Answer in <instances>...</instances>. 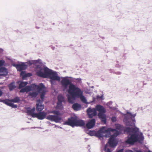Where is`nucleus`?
<instances>
[{
  "label": "nucleus",
  "instance_id": "obj_1",
  "mask_svg": "<svg viewBox=\"0 0 152 152\" xmlns=\"http://www.w3.org/2000/svg\"><path fill=\"white\" fill-rule=\"evenodd\" d=\"M115 126V131L113 132L114 134L110 137L108 142L111 147H114L117 145V142L115 140V138L121 133L123 130L130 135V136H128V139L126 141L127 143L133 145L137 141L140 142L144 139V137L142 132L137 133L139 131V129L137 128L126 127L124 129L123 126L119 124H116Z\"/></svg>",
  "mask_w": 152,
  "mask_h": 152
},
{
  "label": "nucleus",
  "instance_id": "obj_2",
  "mask_svg": "<svg viewBox=\"0 0 152 152\" xmlns=\"http://www.w3.org/2000/svg\"><path fill=\"white\" fill-rule=\"evenodd\" d=\"M37 74L39 77L44 78L49 77L50 79L58 81L60 80V77L58 76L57 72L49 69L47 67L40 69L39 70L37 71Z\"/></svg>",
  "mask_w": 152,
  "mask_h": 152
},
{
  "label": "nucleus",
  "instance_id": "obj_3",
  "mask_svg": "<svg viewBox=\"0 0 152 152\" xmlns=\"http://www.w3.org/2000/svg\"><path fill=\"white\" fill-rule=\"evenodd\" d=\"M136 113L132 114L131 113L127 112V114L125 116L123 121L126 125L132 127L135 126V117Z\"/></svg>",
  "mask_w": 152,
  "mask_h": 152
},
{
  "label": "nucleus",
  "instance_id": "obj_4",
  "mask_svg": "<svg viewBox=\"0 0 152 152\" xmlns=\"http://www.w3.org/2000/svg\"><path fill=\"white\" fill-rule=\"evenodd\" d=\"M116 129H112L109 128L106 129V127L105 126H103L100 129L96 134V136L99 138H103L104 137H107L108 136L107 134L110 135V132H114L115 131Z\"/></svg>",
  "mask_w": 152,
  "mask_h": 152
},
{
  "label": "nucleus",
  "instance_id": "obj_5",
  "mask_svg": "<svg viewBox=\"0 0 152 152\" xmlns=\"http://www.w3.org/2000/svg\"><path fill=\"white\" fill-rule=\"evenodd\" d=\"M68 93L72 95L73 97L79 98L83 94V91L79 88L76 87L75 85L72 84L69 86Z\"/></svg>",
  "mask_w": 152,
  "mask_h": 152
},
{
  "label": "nucleus",
  "instance_id": "obj_6",
  "mask_svg": "<svg viewBox=\"0 0 152 152\" xmlns=\"http://www.w3.org/2000/svg\"><path fill=\"white\" fill-rule=\"evenodd\" d=\"M51 113L57 115H49L46 117V119L56 123L59 122L62 119L61 117L58 115L60 114L58 110H54Z\"/></svg>",
  "mask_w": 152,
  "mask_h": 152
},
{
  "label": "nucleus",
  "instance_id": "obj_7",
  "mask_svg": "<svg viewBox=\"0 0 152 152\" xmlns=\"http://www.w3.org/2000/svg\"><path fill=\"white\" fill-rule=\"evenodd\" d=\"M35 86L38 89L39 92H40L41 91H42L40 94V97L42 100L41 101L42 102L44 100L46 92V91L45 90V87L42 83L39 84L37 86L35 85Z\"/></svg>",
  "mask_w": 152,
  "mask_h": 152
},
{
  "label": "nucleus",
  "instance_id": "obj_8",
  "mask_svg": "<svg viewBox=\"0 0 152 152\" xmlns=\"http://www.w3.org/2000/svg\"><path fill=\"white\" fill-rule=\"evenodd\" d=\"M69 77L67 76L63 77L61 80V86L65 89H67L69 85V86L72 84H73L71 83L69 80L68 79Z\"/></svg>",
  "mask_w": 152,
  "mask_h": 152
},
{
  "label": "nucleus",
  "instance_id": "obj_9",
  "mask_svg": "<svg viewBox=\"0 0 152 152\" xmlns=\"http://www.w3.org/2000/svg\"><path fill=\"white\" fill-rule=\"evenodd\" d=\"M77 121V119L76 118L72 117L69 118L67 121L65 122L64 124L69 125L72 127H74L76 126Z\"/></svg>",
  "mask_w": 152,
  "mask_h": 152
},
{
  "label": "nucleus",
  "instance_id": "obj_10",
  "mask_svg": "<svg viewBox=\"0 0 152 152\" xmlns=\"http://www.w3.org/2000/svg\"><path fill=\"white\" fill-rule=\"evenodd\" d=\"M87 112L90 118H91L93 117L96 115L97 113L96 108H89L87 109Z\"/></svg>",
  "mask_w": 152,
  "mask_h": 152
},
{
  "label": "nucleus",
  "instance_id": "obj_11",
  "mask_svg": "<svg viewBox=\"0 0 152 152\" xmlns=\"http://www.w3.org/2000/svg\"><path fill=\"white\" fill-rule=\"evenodd\" d=\"M47 115V113L44 112H40L34 114V118H37L39 120H43L44 119Z\"/></svg>",
  "mask_w": 152,
  "mask_h": 152
},
{
  "label": "nucleus",
  "instance_id": "obj_12",
  "mask_svg": "<svg viewBox=\"0 0 152 152\" xmlns=\"http://www.w3.org/2000/svg\"><path fill=\"white\" fill-rule=\"evenodd\" d=\"M42 101L39 99L37 100V110L38 111H41L44 108V106L42 104Z\"/></svg>",
  "mask_w": 152,
  "mask_h": 152
},
{
  "label": "nucleus",
  "instance_id": "obj_13",
  "mask_svg": "<svg viewBox=\"0 0 152 152\" xmlns=\"http://www.w3.org/2000/svg\"><path fill=\"white\" fill-rule=\"evenodd\" d=\"M27 66V65L26 64V63H23L21 64H17L16 67L18 71H21L22 70L25 69Z\"/></svg>",
  "mask_w": 152,
  "mask_h": 152
},
{
  "label": "nucleus",
  "instance_id": "obj_14",
  "mask_svg": "<svg viewBox=\"0 0 152 152\" xmlns=\"http://www.w3.org/2000/svg\"><path fill=\"white\" fill-rule=\"evenodd\" d=\"M95 124V119H92L89 121L86 124V126L87 128L90 129L93 127Z\"/></svg>",
  "mask_w": 152,
  "mask_h": 152
},
{
  "label": "nucleus",
  "instance_id": "obj_15",
  "mask_svg": "<svg viewBox=\"0 0 152 152\" xmlns=\"http://www.w3.org/2000/svg\"><path fill=\"white\" fill-rule=\"evenodd\" d=\"M104 113H98V115L101 121L103 122L104 124H105L106 122L107 119L106 115Z\"/></svg>",
  "mask_w": 152,
  "mask_h": 152
},
{
  "label": "nucleus",
  "instance_id": "obj_16",
  "mask_svg": "<svg viewBox=\"0 0 152 152\" xmlns=\"http://www.w3.org/2000/svg\"><path fill=\"white\" fill-rule=\"evenodd\" d=\"M95 108L96 111L99 112V113H105L106 112L105 108L103 106L99 104L97 105Z\"/></svg>",
  "mask_w": 152,
  "mask_h": 152
},
{
  "label": "nucleus",
  "instance_id": "obj_17",
  "mask_svg": "<svg viewBox=\"0 0 152 152\" xmlns=\"http://www.w3.org/2000/svg\"><path fill=\"white\" fill-rule=\"evenodd\" d=\"M1 102H3L9 106L13 108H16L18 107L17 105L13 103L10 102V101L5 99L1 100Z\"/></svg>",
  "mask_w": 152,
  "mask_h": 152
},
{
  "label": "nucleus",
  "instance_id": "obj_18",
  "mask_svg": "<svg viewBox=\"0 0 152 152\" xmlns=\"http://www.w3.org/2000/svg\"><path fill=\"white\" fill-rule=\"evenodd\" d=\"M8 73L7 69L4 67L0 68V75L2 76H5L7 75Z\"/></svg>",
  "mask_w": 152,
  "mask_h": 152
},
{
  "label": "nucleus",
  "instance_id": "obj_19",
  "mask_svg": "<svg viewBox=\"0 0 152 152\" xmlns=\"http://www.w3.org/2000/svg\"><path fill=\"white\" fill-rule=\"evenodd\" d=\"M85 123L84 121L82 120H77V119L75 126H85Z\"/></svg>",
  "mask_w": 152,
  "mask_h": 152
},
{
  "label": "nucleus",
  "instance_id": "obj_20",
  "mask_svg": "<svg viewBox=\"0 0 152 152\" xmlns=\"http://www.w3.org/2000/svg\"><path fill=\"white\" fill-rule=\"evenodd\" d=\"M67 96L69 103L71 104L74 103L76 98L75 96H74V97H73L72 95H67Z\"/></svg>",
  "mask_w": 152,
  "mask_h": 152
},
{
  "label": "nucleus",
  "instance_id": "obj_21",
  "mask_svg": "<svg viewBox=\"0 0 152 152\" xmlns=\"http://www.w3.org/2000/svg\"><path fill=\"white\" fill-rule=\"evenodd\" d=\"M72 108L74 110L78 111L81 109V107L80 104L78 103H75L73 104Z\"/></svg>",
  "mask_w": 152,
  "mask_h": 152
},
{
  "label": "nucleus",
  "instance_id": "obj_22",
  "mask_svg": "<svg viewBox=\"0 0 152 152\" xmlns=\"http://www.w3.org/2000/svg\"><path fill=\"white\" fill-rule=\"evenodd\" d=\"M32 75L30 73H28L26 74L25 72L24 71H22L20 73V75L22 77V79L23 80L25 79V78L26 77H30Z\"/></svg>",
  "mask_w": 152,
  "mask_h": 152
},
{
  "label": "nucleus",
  "instance_id": "obj_23",
  "mask_svg": "<svg viewBox=\"0 0 152 152\" xmlns=\"http://www.w3.org/2000/svg\"><path fill=\"white\" fill-rule=\"evenodd\" d=\"M6 100L10 102H13L14 103H18L20 100V98L18 96H16L14 99H6Z\"/></svg>",
  "mask_w": 152,
  "mask_h": 152
},
{
  "label": "nucleus",
  "instance_id": "obj_24",
  "mask_svg": "<svg viewBox=\"0 0 152 152\" xmlns=\"http://www.w3.org/2000/svg\"><path fill=\"white\" fill-rule=\"evenodd\" d=\"M35 110V108L34 107L30 110H28L27 113L28 115H30L32 117L34 118V114L35 113H34Z\"/></svg>",
  "mask_w": 152,
  "mask_h": 152
},
{
  "label": "nucleus",
  "instance_id": "obj_25",
  "mask_svg": "<svg viewBox=\"0 0 152 152\" xmlns=\"http://www.w3.org/2000/svg\"><path fill=\"white\" fill-rule=\"evenodd\" d=\"M9 90L10 91H12L16 87L15 82H12L8 85Z\"/></svg>",
  "mask_w": 152,
  "mask_h": 152
},
{
  "label": "nucleus",
  "instance_id": "obj_26",
  "mask_svg": "<svg viewBox=\"0 0 152 152\" xmlns=\"http://www.w3.org/2000/svg\"><path fill=\"white\" fill-rule=\"evenodd\" d=\"M79 98H80L81 101L83 103L87 104H88V103L87 101L86 98L83 95V94Z\"/></svg>",
  "mask_w": 152,
  "mask_h": 152
},
{
  "label": "nucleus",
  "instance_id": "obj_27",
  "mask_svg": "<svg viewBox=\"0 0 152 152\" xmlns=\"http://www.w3.org/2000/svg\"><path fill=\"white\" fill-rule=\"evenodd\" d=\"M28 84L27 82H23L22 81L20 82L19 85V88H21L25 86Z\"/></svg>",
  "mask_w": 152,
  "mask_h": 152
},
{
  "label": "nucleus",
  "instance_id": "obj_28",
  "mask_svg": "<svg viewBox=\"0 0 152 152\" xmlns=\"http://www.w3.org/2000/svg\"><path fill=\"white\" fill-rule=\"evenodd\" d=\"M38 94L37 92H29L28 93V96H30L32 97H36Z\"/></svg>",
  "mask_w": 152,
  "mask_h": 152
},
{
  "label": "nucleus",
  "instance_id": "obj_29",
  "mask_svg": "<svg viewBox=\"0 0 152 152\" xmlns=\"http://www.w3.org/2000/svg\"><path fill=\"white\" fill-rule=\"evenodd\" d=\"M58 102H61L64 101V97L61 95H59L58 97Z\"/></svg>",
  "mask_w": 152,
  "mask_h": 152
},
{
  "label": "nucleus",
  "instance_id": "obj_30",
  "mask_svg": "<svg viewBox=\"0 0 152 152\" xmlns=\"http://www.w3.org/2000/svg\"><path fill=\"white\" fill-rule=\"evenodd\" d=\"M63 107V106L61 102H58L57 103L56 108L57 109H61Z\"/></svg>",
  "mask_w": 152,
  "mask_h": 152
},
{
  "label": "nucleus",
  "instance_id": "obj_31",
  "mask_svg": "<svg viewBox=\"0 0 152 152\" xmlns=\"http://www.w3.org/2000/svg\"><path fill=\"white\" fill-rule=\"evenodd\" d=\"M26 90L27 91V92H28L29 91H30L31 90L32 86H27L26 87H25Z\"/></svg>",
  "mask_w": 152,
  "mask_h": 152
},
{
  "label": "nucleus",
  "instance_id": "obj_32",
  "mask_svg": "<svg viewBox=\"0 0 152 152\" xmlns=\"http://www.w3.org/2000/svg\"><path fill=\"white\" fill-rule=\"evenodd\" d=\"M112 103H113V102L111 101L107 103V106L109 107L110 109H113V107L110 106V105H112Z\"/></svg>",
  "mask_w": 152,
  "mask_h": 152
},
{
  "label": "nucleus",
  "instance_id": "obj_33",
  "mask_svg": "<svg viewBox=\"0 0 152 152\" xmlns=\"http://www.w3.org/2000/svg\"><path fill=\"white\" fill-rule=\"evenodd\" d=\"M34 64H37V63H39V64L42 63L41 60L40 59H38L37 60H33Z\"/></svg>",
  "mask_w": 152,
  "mask_h": 152
},
{
  "label": "nucleus",
  "instance_id": "obj_34",
  "mask_svg": "<svg viewBox=\"0 0 152 152\" xmlns=\"http://www.w3.org/2000/svg\"><path fill=\"white\" fill-rule=\"evenodd\" d=\"M26 64H27L29 65H31L32 64H34L33 60L30 61H28L27 62H26Z\"/></svg>",
  "mask_w": 152,
  "mask_h": 152
},
{
  "label": "nucleus",
  "instance_id": "obj_35",
  "mask_svg": "<svg viewBox=\"0 0 152 152\" xmlns=\"http://www.w3.org/2000/svg\"><path fill=\"white\" fill-rule=\"evenodd\" d=\"M104 150L105 151V152H111V151L109 148H107L106 145L105 146L104 148Z\"/></svg>",
  "mask_w": 152,
  "mask_h": 152
},
{
  "label": "nucleus",
  "instance_id": "obj_36",
  "mask_svg": "<svg viewBox=\"0 0 152 152\" xmlns=\"http://www.w3.org/2000/svg\"><path fill=\"white\" fill-rule=\"evenodd\" d=\"M56 80L50 79V82L51 85H53L55 84L56 83Z\"/></svg>",
  "mask_w": 152,
  "mask_h": 152
},
{
  "label": "nucleus",
  "instance_id": "obj_37",
  "mask_svg": "<svg viewBox=\"0 0 152 152\" xmlns=\"http://www.w3.org/2000/svg\"><path fill=\"white\" fill-rule=\"evenodd\" d=\"M20 92L21 93H23L25 92H27V91L26 90L25 87L21 89L20 91Z\"/></svg>",
  "mask_w": 152,
  "mask_h": 152
},
{
  "label": "nucleus",
  "instance_id": "obj_38",
  "mask_svg": "<svg viewBox=\"0 0 152 152\" xmlns=\"http://www.w3.org/2000/svg\"><path fill=\"white\" fill-rule=\"evenodd\" d=\"M4 63V60H0V67L2 66Z\"/></svg>",
  "mask_w": 152,
  "mask_h": 152
},
{
  "label": "nucleus",
  "instance_id": "obj_39",
  "mask_svg": "<svg viewBox=\"0 0 152 152\" xmlns=\"http://www.w3.org/2000/svg\"><path fill=\"white\" fill-rule=\"evenodd\" d=\"M116 118L115 117H113L111 118V120L113 122L116 121Z\"/></svg>",
  "mask_w": 152,
  "mask_h": 152
},
{
  "label": "nucleus",
  "instance_id": "obj_40",
  "mask_svg": "<svg viewBox=\"0 0 152 152\" xmlns=\"http://www.w3.org/2000/svg\"><path fill=\"white\" fill-rule=\"evenodd\" d=\"M76 80H77L78 82H80L81 80V79L80 78H77L75 79Z\"/></svg>",
  "mask_w": 152,
  "mask_h": 152
},
{
  "label": "nucleus",
  "instance_id": "obj_41",
  "mask_svg": "<svg viewBox=\"0 0 152 152\" xmlns=\"http://www.w3.org/2000/svg\"><path fill=\"white\" fill-rule=\"evenodd\" d=\"M115 73L117 75H119L121 74V72H115Z\"/></svg>",
  "mask_w": 152,
  "mask_h": 152
},
{
  "label": "nucleus",
  "instance_id": "obj_42",
  "mask_svg": "<svg viewBox=\"0 0 152 152\" xmlns=\"http://www.w3.org/2000/svg\"><path fill=\"white\" fill-rule=\"evenodd\" d=\"M123 150H124L123 149H121L120 150H119L117 152H123Z\"/></svg>",
  "mask_w": 152,
  "mask_h": 152
},
{
  "label": "nucleus",
  "instance_id": "obj_43",
  "mask_svg": "<svg viewBox=\"0 0 152 152\" xmlns=\"http://www.w3.org/2000/svg\"><path fill=\"white\" fill-rule=\"evenodd\" d=\"M3 94V92L0 89V97Z\"/></svg>",
  "mask_w": 152,
  "mask_h": 152
},
{
  "label": "nucleus",
  "instance_id": "obj_44",
  "mask_svg": "<svg viewBox=\"0 0 152 152\" xmlns=\"http://www.w3.org/2000/svg\"><path fill=\"white\" fill-rule=\"evenodd\" d=\"M125 152H133L132 151L130 150H128L126 151Z\"/></svg>",
  "mask_w": 152,
  "mask_h": 152
},
{
  "label": "nucleus",
  "instance_id": "obj_45",
  "mask_svg": "<svg viewBox=\"0 0 152 152\" xmlns=\"http://www.w3.org/2000/svg\"><path fill=\"white\" fill-rule=\"evenodd\" d=\"M93 132H91L90 131V132H89V134L91 135V136H92L93 135Z\"/></svg>",
  "mask_w": 152,
  "mask_h": 152
},
{
  "label": "nucleus",
  "instance_id": "obj_46",
  "mask_svg": "<svg viewBox=\"0 0 152 152\" xmlns=\"http://www.w3.org/2000/svg\"><path fill=\"white\" fill-rule=\"evenodd\" d=\"M96 97L97 99H100V96H97Z\"/></svg>",
  "mask_w": 152,
  "mask_h": 152
},
{
  "label": "nucleus",
  "instance_id": "obj_47",
  "mask_svg": "<svg viewBox=\"0 0 152 152\" xmlns=\"http://www.w3.org/2000/svg\"><path fill=\"white\" fill-rule=\"evenodd\" d=\"M38 128V127H32V128H31V129H35V128ZM40 128H40H41V127H39V128Z\"/></svg>",
  "mask_w": 152,
  "mask_h": 152
},
{
  "label": "nucleus",
  "instance_id": "obj_48",
  "mask_svg": "<svg viewBox=\"0 0 152 152\" xmlns=\"http://www.w3.org/2000/svg\"><path fill=\"white\" fill-rule=\"evenodd\" d=\"M103 95H102L101 96H100V99H103Z\"/></svg>",
  "mask_w": 152,
  "mask_h": 152
},
{
  "label": "nucleus",
  "instance_id": "obj_49",
  "mask_svg": "<svg viewBox=\"0 0 152 152\" xmlns=\"http://www.w3.org/2000/svg\"><path fill=\"white\" fill-rule=\"evenodd\" d=\"M55 127H58V128H59V127L58 126H56V125H55Z\"/></svg>",
  "mask_w": 152,
  "mask_h": 152
},
{
  "label": "nucleus",
  "instance_id": "obj_50",
  "mask_svg": "<svg viewBox=\"0 0 152 152\" xmlns=\"http://www.w3.org/2000/svg\"><path fill=\"white\" fill-rule=\"evenodd\" d=\"M148 152H152L151 151H150L149 150L148 151Z\"/></svg>",
  "mask_w": 152,
  "mask_h": 152
},
{
  "label": "nucleus",
  "instance_id": "obj_51",
  "mask_svg": "<svg viewBox=\"0 0 152 152\" xmlns=\"http://www.w3.org/2000/svg\"><path fill=\"white\" fill-rule=\"evenodd\" d=\"M94 100H93V102H94Z\"/></svg>",
  "mask_w": 152,
  "mask_h": 152
},
{
  "label": "nucleus",
  "instance_id": "obj_52",
  "mask_svg": "<svg viewBox=\"0 0 152 152\" xmlns=\"http://www.w3.org/2000/svg\"><path fill=\"white\" fill-rule=\"evenodd\" d=\"M60 128H61H61H61V127H60Z\"/></svg>",
  "mask_w": 152,
  "mask_h": 152
},
{
  "label": "nucleus",
  "instance_id": "obj_53",
  "mask_svg": "<svg viewBox=\"0 0 152 152\" xmlns=\"http://www.w3.org/2000/svg\"><path fill=\"white\" fill-rule=\"evenodd\" d=\"M0 84H1V83H0Z\"/></svg>",
  "mask_w": 152,
  "mask_h": 152
},
{
  "label": "nucleus",
  "instance_id": "obj_54",
  "mask_svg": "<svg viewBox=\"0 0 152 152\" xmlns=\"http://www.w3.org/2000/svg\"><path fill=\"white\" fill-rule=\"evenodd\" d=\"M0 84H1V83H0Z\"/></svg>",
  "mask_w": 152,
  "mask_h": 152
}]
</instances>
